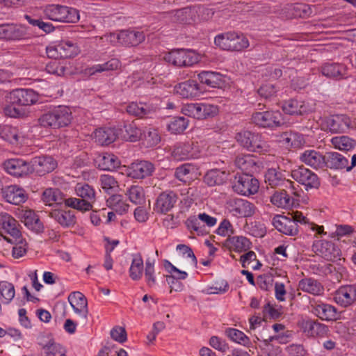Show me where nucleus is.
I'll list each match as a JSON object with an SVG mask.
<instances>
[{"label": "nucleus", "instance_id": "obj_60", "mask_svg": "<svg viewBox=\"0 0 356 356\" xmlns=\"http://www.w3.org/2000/svg\"><path fill=\"white\" fill-rule=\"evenodd\" d=\"M225 179V172L216 169L208 171L204 177V181L209 186L220 185Z\"/></svg>", "mask_w": 356, "mask_h": 356}, {"label": "nucleus", "instance_id": "obj_62", "mask_svg": "<svg viewBox=\"0 0 356 356\" xmlns=\"http://www.w3.org/2000/svg\"><path fill=\"white\" fill-rule=\"evenodd\" d=\"M99 181L102 188L108 194H113L119 188L118 182L111 175H102L100 177Z\"/></svg>", "mask_w": 356, "mask_h": 356}, {"label": "nucleus", "instance_id": "obj_50", "mask_svg": "<svg viewBox=\"0 0 356 356\" xmlns=\"http://www.w3.org/2000/svg\"><path fill=\"white\" fill-rule=\"evenodd\" d=\"M145 270L144 262L140 254L133 255L131 266L129 269L130 278L134 281L140 280Z\"/></svg>", "mask_w": 356, "mask_h": 356}, {"label": "nucleus", "instance_id": "obj_59", "mask_svg": "<svg viewBox=\"0 0 356 356\" xmlns=\"http://www.w3.org/2000/svg\"><path fill=\"white\" fill-rule=\"evenodd\" d=\"M270 201L274 205L282 208L290 207L294 204V198L285 191L274 193Z\"/></svg>", "mask_w": 356, "mask_h": 356}, {"label": "nucleus", "instance_id": "obj_20", "mask_svg": "<svg viewBox=\"0 0 356 356\" xmlns=\"http://www.w3.org/2000/svg\"><path fill=\"white\" fill-rule=\"evenodd\" d=\"M299 159L315 170L323 169L326 166V155L315 149L305 150L300 154Z\"/></svg>", "mask_w": 356, "mask_h": 356}, {"label": "nucleus", "instance_id": "obj_14", "mask_svg": "<svg viewBox=\"0 0 356 356\" xmlns=\"http://www.w3.org/2000/svg\"><path fill=\"white\" fill-rule=\"evenodd\" d=\"M291 175L294 180L304 186L307 191L312 188L316 189L320 186V179L318 175L304 166L293 170Z\"/></svg>", "mask_w": 356, "mask_h": 356}, {"label": "nucleus", "instance_id": "obj_54", "mask_svg": "<svg viewBox=\"0 0 356 356\" xmlns=\"http://www.w3.org/2000/svg\"><path fill=\"white\" fill-rule=\"evenodd\" d=\"M188 120L185 117L175 116L170 119L168 124V131L173 134L183 133L188 126Z\"/></svg>", "mask_w": 356, "mask_h": 356}, {"label": "nucleus", "instance_id": "obj_58", "mask_svg": "<svg viewBox=\"0 0 356 356\" xmlns=\"http://www.w3.org/2000/svg\"><path fill=\"white\" fill-rule=\"evenodd\" d=\"M194 168L190 163H184L175 169V177L180 181L186 184L193 179Z\"/></svg>", "mask_w": 356, "mask_h": 356}, {"label": "nucleus", "instance_id": "obj_39", "mask_svg": "<svg viewBox=\"0 0 356 356\" xmlns=\"http://www.w3.org/2000/svg\"><path fill=\"white\" fill-rule=\"evenodd\" d=\"M117 138L115 129L108 127L97 129L93 133L95 143L100 145H108L113 143Z\"/></svg>", "mask_w": 356, "mask_h": 356}, {"label": "nucleus", "instance_id": "obj_36", "mask_svg": "<svg viewBox=\"0 0 356 356\" xmlns=\"http://www.w3.org/2000/svg\"><path fill=\"white\" fill-rule=\"evenodd\" d=\"M198 81L212 88H221L224 83V76L218 72L203 70L197 74Z\"/></svg>", "mask_w": 356, "mask_h": 356}, {"label": "nucleus", "instance_id": "obj_27", "mask_svg": "<svg viewBox=\"0 0 356 356\" xmlns=\"http://www.w3.org/2000/svg\"><path fill=\"white\" fill-rule=\"evenodd\" d=\"M67 300L74 312L80 317L87 319L88 308L86 296L80 291H74L70 293Z\"/></svg>", "mask_w": 356, "mask_h": 356}, {"label": "nucleus", "instance_id": "obj_3", "mask_svg": "<svg viewBox=\"0 0 356 356\" xmlns=\"http://www.w3.org/2000/svg\"><path fill=\"white\" fill-rule=\"evenodd\" d=\"M237 142L250 152L267 154L270 152V146L261 134L250 131H242L236 136Z\"/></svg>", "mask_w": 356, "mask_h": 356}, {"label": "nucleus", "instance_id": "obj_43", "mask_svg": "<svg viewBox=\"0 0 356 356\" xmlns=\"http://www.w3.org/2000/svg\"><path fill=\"white\" fill-rule=\"evenodd\" d=\"M225 245L231 250L241 252L249 250L252 243L250 240L245 236H229L226 239Z\"/></svg>", "mask_w": 356, "mask_h": 356}, {"label": "nucleus", "instance_id": "obj_19", "mask_svg": "<svg viewBox=\"0 0 356 356\" xmlns=\"http://www.w3.org/2000/svg\"><path fill=\"white\" fill-rule=\"evenodd\" d=\"M10 99L11 103L18 106H29L36 104L39 96L33 89L17 88L10 92Z\"/></svg>", "mask_w": 356, "mask_h": 356}, {"label": "nucleus", "instance_id": "obj_7", "mask_svg": "<svg viewBox=\"0 0 356 356\" xmlns=\"http://www.w3.org/2000/svg\"><path fill=\"white\" fill-rule=\"evenodd\" d=\"M252 122L259 128L275 129L284 124L282 113L278 110L255 112L251 117Z\"/></svg>", "mask_w": 356, "mask_h": 356}, {"label": "nucleus", "instance_id": "obj_23", "mask_svg": "<svg viewBox=\"0 0 356 356\" xmlns=\"http://www.w3.org/2000/svg\"><path fill=\"white\" fill-rule=\"evenodd\" d=\"M177 199V195L175 192L164 191L157 197L154 210L156 213H166L175 207Z\"/></svg>", "mask_w": 356, "mask_h": 356}, {"label": "nucleus", "instance_id": "obj_25", "mask_svg": "<svg viewBox=\"0 0 356 356\" xmlns=\"http://www.w3.org/2000/svg\"><path fill=\"white\" fill-rule=\"evenodd\" d=\"M3 166L4 170L15 177H22L29 174V163L20 158H12L6 160Z\"/></svg>", "mask_w": 356, "mask_h": 356}, {"label": "nucleus", "instance_id": "obj_21", "mask_svg": "<svg viewBox=\"0 0 356 356\" xmlns=\"http://www.w3.org/2000/svg\"><path fill=\"white\" fill-rule=\"evenodd\" d=\"M2 195L5 200L13 204L19 205L26 202L28 195L24 188L17 185H10L1 187Z\"/></svg>", "mask_w": 356, "mask_h": 356}, {"label": "nucleus", "instance_id": "obj_35", "mask_svg": "<svg viewBox=\"0 0 356 356\" xmlns=\"http://www.w3.org/2000/svg\"><path fill=\"white\" fill-rule=\"evenodd\" d=\"M49 216L63 228L72 227L76 222L74 212L70 210L54 209L49 213Z\"/></svg>", "mask_w": 356, "mask_h": 356}, {"label": "nucleus", "instance_id": "obj_12", "mask_svg": "<svg viewBox=\"0 0 356 356\" xmlns=\"http://www.w3.org/2000/svg\"><path fill=\"white\" fill-rule=\"evenodd\" d=\"M202 148L197 141L178 143L173 147L172 156L177 161L195 159L200 156Z\"/></svg>", "mask_w": 356, "mask_h": 356}, {"label": "nucleus", "instance_id": "obj_61", "mask_svg": "<svg viewBox=\"0 0 356 356\" xmlns=\"http://www.w3.org/2000/svg\"><path fill=\"white\" fill-rule=\"evenodd\" d=\"M332 144L341 151H349L356 145V141L348 136H335L331 139Z\"/></svg>", "mask_w": 356, "mask_h": 356}, {"label": "nucleus", "instance_id": "obj_51", "mask_svg": "<svg viewBox=\"0 0 356 356\" xmlns=\"http://www.w3.org/2000/svg\"><path fill=\"white\" fill-rule=\"evenodd\" d=\"M58 44V50L60 51V58H72L76 56L79 52L77 44L72 40H63Z\"/></svg>", "mask_w": 356, "mask_h": 356}, {"label": "nucleus", "instance_id": "obj_34", "mask_svg": "<svg viewBox=\"0 0 356 356\" xmlns=\"http://www.w3.org/2000/svg\"><path fill=\"white\" fill-rule=\"evenodd\" d=\"M175 90L183 98H194L199 96L201 92L199 84L193 79L179 83L175 87Z\"/></svg>", "mask_w": 356, "mask_h": 356}, {"label": "nucleus", "instance_id": "obj_9", "mask_svg": "<svg viewBox=\"0 0 356 356\" xmlns=\"http://www.w3.org/2000/svg\"><path fill=\"white\" fill-rule=\"evenodd\" d=\"M164 60L178 67H191L199 60L197 54L193 50L173 49L164 56Z\"/></svg>", "mask_w": 356, "mask_h": 356}, {"label": "nucleus", "instance_id": "obj_47", "mask_svg": "<svg viewBox=\"0 0 356 356\" xmlns=\"http://www.w3.org/2000/svg\"><path fill=\"white\" fill-rule=\"evenodd\" d=\"M122 136L125 140L136 142L143 138V131L134 122H131L124 124Z\"/></svg>", "mask_w": 356, "mask_h": 356}, {"label": "nucleus", "instance_id": "obj_55", "mask_svg": "<svg viewBox=\"0 0 356 356\" xmlns=\"http://www.w3.org/2000/svg\"><path fill=\"white\" fill-rule=\"evenodd\" d=\"M155 262L154 259L147 258L145 264V280L147 285L150 288L155 286L157 284L154 268Z\"/></svg>", "mask_w": 356, "mask_h": 356}, {"label": "nucleus", "instance_id": "obj_37", "mask_svg": "<svg viewBox=\"0 0 356 356\" xmlns=\"http://www.w3.org/2000/svg\"><path fill=\"white\" fill-rule=\"evenodd\" d=\"M234 163L236 168L243 172V173L252 175L258 168L255 158L252 154L238 155Z\"/></svg>", "mask_w": 356, "mask_h": 356}, {"label": "nucleus", "instance_id": "obj_1", "mask_svg": "<svg viewBox=\"0 0 356 356\" xmlns=\"http://www.w3.org/2000/svg\"><path fill=\"white\" fill-rule=\"evenodd\" d=\"M72 120L71 109L67 106L59 105L41 115L38 123L42 127L56 129L69 126Z\"/></svg>", "mask_w": 356, "mask_h": 356}, {"label": "nucleus", "instance_id": "obj_32", "mask_svg": "<svg viewBox=\"0 0 356 356\" xmlns=\"http://www.w3.org/2000/svg\"><path fill=\"white\" fill-rule=\"evenodd\" d=\"M290 218L294 220L297 225L298 223L305 225L306 231L309 232V235L314 236L327 235V232L325 231L323 225H318L313 222H309L301 212L296 211L291 215Z\"/></svg>", "mask_w": 356, "mask_h": 356}, {"label": "nucleus", "instance_id": "obj_49", "mask_svg": "<svg viewBox=\"0 0 356 356\" xmlns=\"http://www.w3.org/2000/svg\"><path fill=\"white\" fill-rule=\"evenodd\" d=\"M77 196L83 199L86 202L92 204L96 200V192L92 186L86 183H78L75 186Z\"/></svg>", "mask_w": 356, "mask_h": 356}, {"label": "nucleus", "instance_id": "obj_26", "mask_svg": "<svg viewBox=\"0 0 356 356\" xmlns=\"http://www.w3.org/2000/svg\"><path fill=\"white\" fill-rule=\"evenodd\" d=\"M312 312L323 321H333L337 317V308L322 301H315L311 303Z\"/></svg>", "mask_w": 356, "mask_h": 356}, {"label": "nucleus", "instance_id": "obj_31", "mask_svg": "<svg viewBox=\"0 0 356 356\" xmlns=\"http://www.w3.org/2000/svg\"><path fill=\"white\" fill-rule=\"evenodd\" d=\"M282 111L288 115H304L312 111V107L303 101L290 99L282 104Z\"/></svg>", "mask_w": 356, "mask_h": 356}, {"label": "nucleus", "instance_id": "obj_38", "mask_svg": "<svg viewBox=\"0 0 356 356\" xmlns=\"http://www.w3.org/2000/svg\"><path fill=\"white\" fill-rule=\"evenodd\" d=\"M0 137L12 145L19 144L23 138L18 128L8 124L0 125Z\"/></svg>", "mask_w": 356, "mask_h": 356}, {"label": "nucleus", "instance_id": "obj_6", "mask_svg": "<svg viewBox=\"0 0 356 356\" xmlns=\"http://www.w3.org/2000/svg\"><path fill=\"white\" fill-rule=\"evenodd\" d=\"M181 113L197 120H205L218 115L219 108L217 105L207 102H197L183 104Z\"/></svg>", "mask_w": 356, "mask_h": 356}, {"label": "nucleus", "instance_id": "obj_16", "mask_svg": "<svg viewBox=\"0 0 356 356\" xmlns=\"http://www.w3.org/2000/svg\"><path fill=\"white\" fill-rule=\"evenodd\" d=\"M318 71L323 76L336 81L348 77V68L341 63H324L318 67Z\"/></svg>", "mask_w": 356, "mask_h": 356}, {"label": "nucleus", "instance_id": "obj_52", "mask_svg": "<svg viewBox=\"0 0 356 356\" xmlns=\"http://www.w3.org/2000/svg\"><path fill=\"white\" fill-rule=\"evenodd\" d=\"M185 225L191 232H195L199 236H204L209 233V230L205 227V225L199 218V216H191L186 222Z\"/></svg>", "mask_w": 356, "mask_h": 356}, {"label": "nucleus", "instance_id": "obj_15", "mask_svg": "<svg viewBox=\"0 0 356 356\" xmlns=\"http://www.w3.org/2000/svg\"><path fill=\"white\" fill-rule=\"evenodd\" d=\"M255 205L247 200L241 198L232 199L228 202L229 212L236 218H248L256 211Z\"/></svg>", "mask_w": 356, "mask_h": 356}, {"label": "nucleus", "instance_id": "obj_41", "mask_svg": "<svg viewBox=\"0 0 356 356\" xmlns=\"http://www.w3.org/2000/svg\"><path fill=\"white\" fill-rule=\"evenodd\" d=\"M265 183L272 188L280 186H285L288 179H286L285 174L279 168H269L264 175Z\"/></svg>", "mask_w": 356, "mask_h": 356}, {"label": "nucleus", "instance_id": "obj_29", "mask_svg": "<svg viewBox=\"0 0 356 356\" xmlns=\"http://www.w3.org/2000/svg\"><path fill=\"white\" fill-rule=\"evenodd\" d=\"M33 169L40 176L52 172L57 167L56 161L51 156H35L31 160Z\"/></svg>", "mask_w": 356, "mask_h": 356}, {"label": "nucleus", "instance_id": "obj_18", "mask_svg": "<svg viewBox=\"0 0 356 356\" xmlns=\"http://www.w3.org/2000/svg\"><path fill=\"white\" fill-rule=\"evenodd\" d=\"M334 301L342 307H348L356 302V285L341 286L333 293Z\"/></svg>", "mask_w": 356, "mask_h": 356}, {"label": "nucleus", "instance_id": "obj_8", "mask_svg": "<svg viewBox=\"0 0 356 356\" xmlns=\"http://www.w3.org/2000/svg\"><path fill=\"white\" fill-rule=\"evenodd\" d=\"M233 191L243 196L256 194L259 188L258 179L248 173H237L232 183Z\"/></svg>", "mask_w": 356, "mask_h": 356}, {"label": "nucleus", "instance_id": "obj_48", "mask_svg": "<svg viewBox=\"0 0 356 356\" xmlns=\"http://www.w3.org/2000/svg\"><path fill=\"white\" fill-rule=\"evenodd\" d=\"M106 204L108 207L120 215L125 213L129 209V204L126 203L123 196L119 194H113L110 196L106 200Z\"/></svg>", "mask_w": 356, "mask_h": 356}, {"label": "nucleus", "instance_id": "obj_44", "mask_svg": "<svg viewBox=\"0 0 356 356\" xmlns=\"http://www.w3.org/2000/svg\"><path fill=\"white\" fill-rule=\"evenodd\" d=\"M348 164V159L340 153L331 152L326 154V166L334 170L346 169Z\"/></svg>", "mask_w": 356, "mask_h": 356}, {"label": "nucleus", "instance_id": "obj_2", "mask_svg": "<svg viewBox=\"0 0 356 356\" xmlns=\"http://www.w3.org/2000/svg\"><path fill=\"white\" fill-rule=\"evenodd\" d=\"M43 14L48 19L63 23H76L80 19L77 9L60 4L46 6Z\"/></svg>", "mask_w": 356, "mask_h": 356}, {"label": "nucleus", "instance_id": "obj_22", "mask_svg": "<svg viewBox=\"0 0 356 356\" xmlns=\"http://www.w3.org/2000/svg\"><path fill=\"white\" fill-rule=\"evenodd\" d=\"M300 327L305 335L309 337H324L329 331L326 325L311 318L303 320Z\"/></svg>", "mask_w": 356, "mask_h": 356}, {"label": "nucleus", "instance_id": "obj_17", "mask_svg": "<svg viewBox=\"0 0 356 356\" xmlns=\"http://www.w3.org/2000/svg\"><path fill=\"white\" fill-rule=\"evenodd\" d=\"M28 29L22 24H0V39L6 40H21L28 38Z\"/></svg>", "mask_w": 356, "mask_h": 356}, {"label": "nucleus", "instance_id": "obj_42", "mask_svg": "<svg viewBox=\"0 0 356 356\" xmlns=\"http://www.w3.org/2000/svg\"><path fill=\"white\" fill-rule=\"evenodd\" d=\"M96 162L98 167L102 170L112 171L120 165V160L112 153H103L100 154Z\"/></svg>", "mask_w": 356, "mask_h": 356}, {"label": "nucleus", "instance_id": "obj_45", "mask_svg": "<svg viewBox=\"0 0 356 356\" xmlns=\"http://www.w3.org/2000/svg\"><path fill=\"white\" fill-rule=\"evenodd\" d=\"M22 221L24 225L29 229L39 233L43 230V224L40 221L38 216L32 210H26L22 216Z\"/></svg>", "mask_w": 356, "mask_h": 356}, {"label": "nucleus", "instance_id": "obj_33", "mask_svg": "<svg viewBox=\"0 0 356 356\" xmlns=\"http://www.w3.org/2000/svg\"><path fill=\"white\" fill-rule=\"evenodd\" d=\"M154 170V165L147 161L133 163L129 169L128 175L134 179H143L152 175Z\"/></svg>", "mask_w": 356, "mask_h": 356}, {"label": "nucleus", "instance_id": "obj_46", "mask_svg": "<svg viewBox=\"0 0 356 356\" xmlns=\"http://www.w3.org/2000/svg\"><path fill=\"white\" fill-rule=\"evenodd\" d=\"M42 200L46 205H59L63 203L65 195L58 188H49L42 193Z\"/></svg>", "mask_w": 356, "mask_h": 356}, {"label": "nucleus", "instance_id": "obj_53", "mask_svg": "<svg viewBox=\"0 0 356 356\" xmlns=\"http://www.w3.org/2000/svg\"><path fill=\"white\" fill-rule=\"evenodd\" d=\"M225 334L231 341L240 345L248 347L251 343L250 338L238 329L227 327L225 330Z\"/></svg>", "mask_w": 356, "mask_h": 356}, {"label": "nucleus", "instance_id": "obj_40", "mask_svg": "<svg viewBox=\"0 0 356 356\" xmlns=\"http://www.w3.org/2000/svg\"><path fill=\"white\" fill-rule=\"evenodd\" d=\"M298 289L314 296H320L324 292V287L321 283L312 277L300 280L298 282Z\"/></svg>", "mask_w": 356, "mask_h": 356}, {"label": "nucleus", "instance_id": "obj_56", "mask_svg": "<svg viewBox=\"0 0 356 356\" xmlns=\"http://www.w3.org/2000/svg\"><path fill=\"white\" fill-rule=\"evenodd\" d=\"M283 141L291 147L298 148L302 147L305 140L302 134L296 131L284 132L282 136Z\"/></svg>", "mask_w": 356, "mask_h": 356}, {"label": "nucleus", "instance_id": "obj_5", "mask_svg": "<svg viewBox=\"0 0 356 356\" xmlns=\"http://www.w3.org/2000/svg\"><path fill=\"white\" fill-rule=\"evenodd\" d=\"M214 43L220 49L227 51H241L249 46L248 38L236 32H227L215 37Z\"/></svg>", "mask_w": 356, "mask_h": 356}, {"label": "nucleus", "instance_id": "obj_4", "mask_svg": "<svg viewBox=\"0 0 356 356\" xmlns=\"http://www.w3.org/2000/svg\"><path fill=\"white\" fill-rule=\"evenodd\" d=\"M323 236H313L312 251L327 261L334 262L340 260L341 250L338 244L332 241L323 239Z\"/></svg>", "mask_w": 356, "mask_h": 356}, {"label": "nucleus", "instance_id": "obj_30", "mask_svg": "<svg viewBox=\"0 0 356 356\" xmlns=\"http://www.w3.org/2000/svg\"><path fill=\"white\" fill-rule=\"evenodd\" d=\"M325 123L330 132L340 133L350 128L351 120L346 115H334L327 118Z\"/></svg>", "mask_w": 356, "mask_h": 356}, {"label": "nucleus", "instance_id": "obj_13", "mask_svg": "<svg viewBox=\"0 0 356 356\" xmlns=\"http://www.w3.org/2000/svg\"><path fill=\"white\" fill-rule=\"evenodd\" d=\"M127 113L140 119L153 118L159 110L158 106L152 101L131 102L126 106Z\"/></svg>", "mask_w": 356, "mask_h": 356}, {"label": "nucleus", "instance_id": "obj_24", "mask_svg": "<svg viewBox=\"0 0 356 356\" xmlns=\"http://www.w3.org/2000/svg\"><path fill=\"white\" fill-rule=\"evenodd\" d=\"M274 227L286 235L296 236L298 234V225L290 217L277 215L272 219Z\"/></svg>", "mask_w": 356, "mask_h": 356}, {"label": "nucleus", "instance_id": "obj_11", "mask_svg": "<svg viewBox=\"0 0 356 356\" xmlns=\"http://www.w3.org/2000/svg\"><path fill=\"white\" fill-rule=\"evenodd\" d=\"M104 38L111 43H120L124 46H136L145 40L143 31L135 30H122L119 33H110Z\"/></svg>", "mask_w": 356, "mask_h": 356}, {"label": "nucleus", "instance_id": "obj_28", "mask_svg": "<svg viewBox=\"0 0 356 356\" xmlns=\"http://www.w3.org/2000/svg\"><path fill=\"white\" fill-rule=\"evenodd\" d=\"M0 227L5 234L9 235L5 236L4 238L7 237L16 240L22 235L17 221L7 213H0Z\"/></svg>", "mask_w": 356, "mask_h": 356}, {"label": "nucleus", "instance_id": "obj_64", "mask_svg": "<svg viewBox=\"0 0 356 356\" xmlns=\"http://www.w3.org/2000/svg\"><path fill=\"white\" fill-rule=\"evenodd\" d=\"M126 195L129 200L136 204H141L145 201V193L142 186L138 185L131 186L127 189Z\"/></svg>", "mask_w": 356, "mask_h": 356}, {"label": "nucleus", "instance_id": "obj_10", "mask_svg": "<svg viewBox=\"0 0 356 356\" xmlns=\"http://www.w3.org/2000/svg\"><path fill=\"white\" fill-rule=\"evenodd\" d=\"M214 11L212 8L203 5H195L192 7L184 8L177 11L176 15L181 18V21L186 24L198 21H207L213 17Z\"/></svg>", "mask_w": 356, "mask_h": 356}, {"label": "nucleus", "instance_id": "obj_57", "mask_svg": "<svg viewBox=\"0 0 356 356\" xmlns=\"http://www.w3.org/2000/svg\"><path fill=\"white\" fill-rule=\"evenodd\" d=\"M5 240L10 243H13L14 246L12 250V255L15 259H19L24 256L27 252V243L22 236L19 238H5Z\"/></svg>", "mask_w": 356, "mask_h": 356}, {"label": "nucleus", "instance_id": "obj_63", "mask_svg": "<svg viewBox=\"0 0 356 356\" xmlns=\"http://www.w3.org/2000/svg\"><path fill=\"white\" fill-rule=\"evenodd\" d=\"M121 66V63L118 58H111L107 62L102 64L94 65L90 68L92 73H101L103 72L113 71L118 70Z\"/></svg>", "mask_w": 356, "mask_h": 356}]
</instances>
